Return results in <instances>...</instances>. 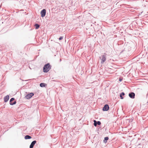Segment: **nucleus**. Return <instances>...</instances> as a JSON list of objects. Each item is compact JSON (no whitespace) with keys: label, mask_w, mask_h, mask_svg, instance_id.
<instances>
[{"label":"nucleus","mask_w":148,"mask_h":148,"mask_svg":"<svg viewBox=\"0 0 148 148\" xmlns=\"http://www.w3.org/2000/svg\"><path fill=\"white\" fill-rule=\"evenodd\" d=\"M9 96L8 95L5 96L4 98V101L5 102H7L9 100Z\"/></svg>","instance_id":"10"},{"label":"nucleus","mask_w":148,"mask_h":148,"mask_svg":"<svg viewBox=\"0 0 148 148\" xmlns=\"http://www.w3.org/2000/svg\"><path fill=\"white\" fill-rule=\"evenodd\" d=\"M46 13V10L45 9L42 10L40 12L41 16L42 17H43L45 16Z\"/></svg>","instance_id":"4"},{"label":"nucleus","mask_w":148,"mask_h":148,"mask_svg":"<svg viewBox=\"0 0 148 148\" xmlns=\"http://www.w3.org/2000/svg\"><path fill=\"white\" fill-rule=\"evenodd\" d=\"M34 26L35 27V29H37L39 27L40 25L38 24H36Z\"/></svg>","instance_id":"13"},{"label":"nucleus","mask_w":148,"mask_h":148,"mask_svg":"<svg viewBox=\"0 0 148 148\" xmlns=\"http://www.w3.org/2000/svg\"><path fill=\"white\" fill-rule=\"evenodd\" d=\"M99 58L100 60H101V63L103 64L106 60V56L105 54L101 55V56L99 57Z\"/></svg>","instance_id":"2"},{"label":"nucleus","mask_w":148,"mask_h":148,"mask_svg":"<svg viewBox=\"0 0 148 148\" xmlns=\"http://www.w3.org/2000/svg\"><path fill=\"white\" fill-rule=\"evenodd\" d=\"M14 100V99L13 98H11L10 101V105H13L15 104L16 103V101H14L13 103H12V101Z\"/></svg>","instance_id":"7"},{"label":"nucleus","mask_w":148,"mask_h":148,"mask_svg":"<svg viewBox=\"0 0 148 148\" xmlns=\"http://www.w3.org/2000/svg\"><path fill=\"white\" fill-rule=\"evenodd\" d=\"M108 139V137H106L104 138V142H105V140H107Z\"/></svg>","instance_id":"15"},{"label":"nucleus","mask_w":148,"mask_h":148,"mask_svg":"<svg viewBox=\"0 0 148 148\" xmlns=\"http://www.w3.org/2000/svg\"><path fill=\"white\" fill-rule=\"evenodd\" d=\"M129 96L131 98L134 99L135 97V94L133 92H131L129 93Z\"/></svg>","instance_id":"6"},{"label":"nucleus","mask_w":148,"mask_h":148,"mask_svg":"<svg viewBox=\"0 0 148 148\" xmlns=\"http://www.w3.org/2000/svg\"><path fill=\"white\" fill-rule=\"evenodd\" d=\"M51 66L48 63L45 64L43 67V71L44 72L47 73L51 69Z\"/></svg>","instance_id":"1"},{"label":"nucleus","mask_w":148,"mask_h":148,"mask_svg":"<svg viewBox=\"0 0 148 148\" xmlns=\"http://www.w3.org/2000/svg\"><path fill=\"white\" fill-rule=\"evenodd\" d=\"M109 106L108 104H106L103 108L102 110L103 111H107L109 109Z\"/></svg>","instance_id":"5"},{"label":"nucleus","mask_w":148,"mask_h":148,"mask_svg":"<svg viewBox=\"0 0 148 148\" xmlns=\"http://www.w3.org/2000/svg\"><path fill=\"white\" fill-rule=\"evenodd\" d=\"M119 81H122V79H119Z\"/></svg>","instance_id":"17"},{"label":"nucleus","mask_w":148,"mask_h":148,"mask_svg":"<svg viewBox=\"0 0 148 148\" xmlns=\"http://www.w3.org/2000/svg\"><path fill=\"white\" fill-rule=\"evenodd\" d=\"M32 138V137L28 135L25 136V139H30Z\"/></svg>","instance_id":"11"},{"label":"nucleus","mask_w":148,"mask_h":148,"mask_svg":"<svg viewBox=\"0 0 148 148\" xmlns=\"http://www.w3.org/2000/svg\"><path fill=\"white\" fill-rule=\"evenodd\" d=\"M63 36H60L59 38V39L60 40H62V39H63Z\"/></svg>","instance_id":"16"},{"label":"nucleus","mask_w":148,"mask_h":148,"mask_svg":"<svg viewBox=\"0 0 148 148\" xmlns=\"http://www.w3.org/2000/svg\"><path fill=\"white\" fill-rule=\"evenodd\" d=\"M34 95V93L31 92L27 94L25 96V97L27 99H28L31 98Z\"/></svg>","instance_id":"3"},{"label":"nucleus","mask_w":148,"mask_h":148,"mask_svg":"<svg viewBox=\"0 0 148 148\" xmlns=\"http://www.w3.org/2000/svg\"><path fill=\"white\" fill-rule=\"evenodd\" d=\"M94 125L95 126H97V125H100L101 124V122L100 121H97L96 120H95L94 121Z\"/></svg>","instance_id":"8"},{"label":"nucleus","mask_w":148,"mask_h":148,"mask_svg":"<svg viewBox=\"0 0 148 148\" xmlns=\"http://www.w3.org/2000/svg\"><path fill=\"white\" fill-rule=\"evenodd\" d=\"M45 84L44 83H41L40 84V85L41 87H44L45 86Z\"/></svg>","instance_id":"14"},{"label":"nucleus","mask_w":148,"mask_h":148,"mask_svg":"<svg viewBox=\"0 0 148 148\" xmlns=\"http://www.w3.org/2000/svg\"><path fill=\"white\" fill-rule=\"evenodd\" d=\"M124 95H125V93L123 92H122V93H121V94H120V97L121 98V99H123V96Z\"/></svg>","instance_id":"12"},{"label":"nucleus","mask_w":148,"mask_h":148,"mask_svg":"<svg viewBox=\"0 0 148 148\" xmlns=\"http://www.w3.org/2000/svg\"><path fill=\"white\" fill-rule=\"evenodd\" d=\"M36 143V140H34L32 141L30 145L29 148H33L35 144Z\"/></svg>","instance_id":"9"}]
</instances>
